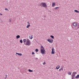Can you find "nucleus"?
I'll list each match as a JSON object with an SVG mask.
<instances>
[{"label": "nucleus", "mask_w": 79, "mask_h": 79, "mask_svg": "<svg viewBox=\"0 0 79 79\" xmlns=\"http://www.w3.org/2000/svg\"><path fill=\"white\" fill-rule=\"evenodd\" d=\"M5 10H6V11L8 10V9H7V8L5 9Z\"/></svg>", "instance_id": "c85d7f7f"}, {"label": "nucleus", "mask_w": 79, "mask_h": 79, "mask_svg": "<svg viewBox=\"0 0 79 79\" xmlns=\"http://www.w3.org/2000/svg\"><path fill=\"white\" fill-rule=\"evenodd\" d=\"M68 74H69V75H71V73L70 72H69L68 73Z\"/></svg>", "instance_id": "412c9836"}, {"label": "nucleus", "mask_w": 79, "mask_h": 79, "mask_svg": "<svg viewBox=\"0 0 79 79\" xmlns=\"http://www.w3.org/2000/svg\"><path fill=\"white\" fill-rule=\"evenodd\" d=\"M26 41H27V40H26V39H24L23 40V42H24V43L26 42Z\"/></svg>", "instance_id": "aec40b11"}, {"label": "nucleus", "mask_w": 79, "mask_h": 79, "mask_svg": "<svg viewBox=\"0 0 79 79\" xmlns=\"http://www.w3.org/2000/svg\"><path fill=\"white\" fill-rule=\"evenodd\" d=\"M50 37H51V38H52V39H54V36L52 35H50Z\"/></svg>", "instance_id": "6ab92c4d"}, {"label": "nucleus", "mask_w": 79, "mask_h": 79, "mask_svg": "<svg viewBox=\"0 0 79 79\" xmlns=\"http://www.w3.org/2000/svg\"><path fill=\"white\" fill-rule=\"evenodd\" d=\"M16 54H17L18 55H20V56H22V54L21 53H18L17 52H16Z\"/></svg>", "instance_id": "6e6552de"}, {"label": "nucleus", "mask_w": 79, "mask_h": 79, "mask_svg": "<svg viewBox=\"0 0 79 79\" xmlns=\"http://www.w3.org/2000/svg\"><path fill=\"white\" fill-rule=\"evenodd\" d=\"M47 40L48 42H49L50 43H52V42H53V40H52L51 41V40H50V39H48Z\"/></svg>", "instance_id": "0eeeda50"}, {"label": "nucleus", "mask_w": 79, "mask_h": 79, "mask_svg": "<svg viewBox=\"0 0 79 79\" xmlns=\"http://www.w3.org/2000/svg\"><path fill=\"white\" fill-rule=\"evenodd\" d=\"M0 15H2V14H0Z\"/></svg>", "instance_id": "473e14b6"}, {"label": "nucleus", "mask_w": 79, "mask_h": 79, "mask_svg": "<svg viewBox=\"0 0 79 79\" xmlns=\"http://www.w3.org/2000/svg\"><path fill=\"white\" fill-rule=\"evenodd\" d=\"M20 43H23V40H20Z\"/></svg>", "instance_id": "b1692460"}, {"label": "nucleus", "mask_w": 79, "mask_h": 79, "mask_svg": "<svg viewBox=\"0 0 79 79\" xmlns=\"http://www.w3.org/2000/svg\"><path fill=\"white\" fill-rule=\"evenodd\" d=\"M45 50V49H44V47L42 46H41L40 50Z\"/></svg>", "instance_id": "1a4fd4ad"}, {"label": "nucleus", "mask_w": 79, "mask_h": 79, "mask_svg": "<svg viewBox=\"0 0 79 79\" xmlns=\"http://www.w3.org/2000/svg\"><path fill=\"white\" fill-rule=\"evenodd\" d=\"M11 19H9V22H11Z\"/></svg>", "instance_id": "bb28decb"}, {"label": "nucleus", "mask_w": 79, "mask_h": 79, "mask_svg": "<svg viewBox=\"0 0 79 79\" xmlns=\"http://www.w3.org/2000/svg\"><path fill=\"white\" fill-rule=\"evenodd\" d=\"M35 54V53L34 52H32V55H34Z\"/></svg>", "instance_id": "393cba45"}, {"label": "nucleus", "mask_w": 79, "mask_h": 79, "mask_svg": "<svg viewBox=\"0 0 79 79\" xmlns=\"http://www.w3.org/2000/svg\"><path fill=\"white\" fill-rule=\"evenodd\" d=\"M77 28V29H79V24L78 25Z\"/></svg>", "instance_id": "cd10ccee"}, {"label": "nucleus", "mask_w": 79, "mask_h": 79, "mask_svg": "<svg viewBox=\"0 0 79 79\" xmlns=\"http://www.w3.org/2000/svg\"><path fill=\"white\" fill-rule=\"evenodd\" d=\"M37 59H38V58H35V60H37Z\"/></svg>", "instance_id": "7c9ffc66"}, {"label": "nucleus", "mask_w": 79, "mask_h": 79, "mask_svg": "<svg viewBox=\"0 0 79 79\" xmlns=\"http://www.w3.org/2000/svg\"><path fill=\"white\" fill-rule=\"evenodd\" d=\"M41 51V53H42V54H45V49H41V50H40Z\"/></svg>", "instance_id": "20e7f679"}, {"label": "nucleus", "mask_w": 79, "mask_h": 79, "mask_svg": "<svg viewBox=\"0 0 79 79\" xmlns=\"http://www.w3.org/2000/svg\"><path fill=\"white\" fill-rule=\"evenodd\" d=\"M28 71H29V72H33V70H32L30 69H28Z\"/></svg>", "instance_id": "a211bd4d"}, {"label": "nucleus", "mask_w": 79, "mask_h": 79, "mask_svg": "<svg viewBox=\"0 0 79 79\" xmlns=\"http://www.w3.org/2000/svg\"><path fill=\"white\" fill-rule=\"evenodd\" d=\"M58 8H59V7H55V8H54V9L56 10H57L58 9Z\"/></svg>", "instance_id": "f3484780"}, {"label": "nucleus", "mask_w": 79, "mask_h": 79, "mask_svg": "<svg viewBox=\"0 0 79 79\" xmlns=\"http://www.w3.org/2000/svg\"><path fill=\"white\" fill-rule=\"evenodd\" d=\"M73 25L75 27H76L77 26V22H74L73 23Z\"/></svg>", "instance_id": "423d86ee"}, {"label": "nucleus", "mask_w": 79, "mask_h": 79, "mask_svg": "<svg viewBox=\"0 0 79 79\" xmlns=\"http://www.w3.org/2000/svg\"><path fill=\"white\" fill-rule=\"evenodd\" d=\"M27 23H28V25H29V21L27 22Z\"/></svg>", "instance_id": "c756f323"}, {"label": "nucleus", "mask_w": 79, "mask_h": 79, "mask_svg": "<svg viewBox=\"0 0 79 79\" xmlns=\"http://www.w3.org/2000/svg\"><path fill=\"white\" fill-rule=\"evenodd\" d=\"M59 68H60V65H58L56 67V69H59Z\"/></svg>", "instance_id": "9b49d317"}, {"label": "nucleus", "mask_w": 79, "mask_h": 79, "mask_svg": "<svg viewBox=\"0 0 79 79\" xmlns=\"http://www.w3.org/2000/svg\"><path fill=\"white\" fill-rule=\"evenodd\" d=\"M74 11L76 13H79V11L77 10H74Z\"/></svg>", "instance_id": "2eb2a0df"}, {"label": "nucleus", "mask_w": 79, "mask_h": 79, "mask_svg": "<svg viewBox=\"0 0 79 79\" xmlns=\"http://www.w3.org/2000/svg\"><path fill=\"white\" fill-rule=\"evenodd\" d=\"M79 74L77 75V76H76L75 77V79L76 78H79Z\"/></svg>", "instance_id": "4468645a"}, {"label": "nucleus", "mask_w": 79, "mask_h": 79, "mask_svg": "<svg viewBox=\"0 0 79 79\" xmlns=\"http://www.w3.org/2000/svg\"><path fill=\"white\" fill-rule=\"evenodd\" d=\"M7 76V75H6V77Z\"/></svg>", "instance_id": "2f4dec72"}, {"label": "nucleus", "mask_w": 79, "mask_h": 79, "mask_svg": "<svg viewBox=\"0 0 79 79\" xmlns=\"http://www.w3.org/2000/svg\"><path fill=\"white\" fill-rule=\"evenodd\" d=\"M63 71V68H62L60 69L59 70V71Z\"/></svg>", "instance_id": "dca6fc26"}, {"label": "nucleus", "mask_w": 79, "mask_h": 79, "mask_svg": "<svg viewBox=\"0 0 79 79\" xmlns=\"http://www.w3.org/2000/svg\"><path fill=\"white\" fill-rule=\"evenodd\" d=\"M32 38H33V37L32 36V35H31V37L30 38V39H32Z\"/></svg>", "instance_id": "4be33fe9"}, {"label": "nucleus", "mask_w": 79, "mask_h": 79, "mask_svg": "<svg viewBox=\"0 0 79 79\" xmlns=\"http://www.w3.org/2000/svg\"><path fill=\"white\" fill-rule=\"evenodd\" d=\"M55 3L54 2L53 3H52V6L53 7V6H55Z\"/></svg>", "instance_id": "f8f14e48"}, {"label": "nucleus", "mask_w": 79, "mask_h": 79, "mask_svg": "<svg viewBox=\"0 0 79 79\" xmlns=\"http://www.w3.org/2000/svg\"><path fill=\"white\" fill-rule=\"evenodd\" d=\"M35 52H38V51H39V50H38V49H36L35 50Z\"/></svg>", "instance_id": "5701e85b"}, {"label": "nucleus", "mask_w": 79, "mask_h": 79, "mask_svg": "<svg viewBox=\"0 0 79 79\" xmlns=\"http://www.w3.org/2000/svg\"><path fill=\"white\" fill-rule=\"evenodd\" d=\"M77 74V73L76 72H73V74H72V79H74L75 78L74 77H75V75Z\"/></svg>", "instance_id": "f257e3e1"}, {"label": "nucleus", "mask_w": 79, "mask_h": 79, "mask_svg": "<svg viewBox=\"0 0 79 79\" xmlns=\"http://www.w3.org/2000/svg\"><path fill=\"white\" fill-rule=\"evenodd\" d=\"M55 49H54V48H52V51L51 53L52 54H55Z\"/></svg>", "instance_id": "39448f33"}, {"label": "nucleus", "mask_w": 79, "mask_h": 79, "mask_svg": "<svg viewBox=\"0 0 79 79\" xmlns=\"http://www.w3.org/2000/svg\"><path fill=\"white\" fill-rule=\"evenodd\" d=\"M43 64L44 65H45L46 64V63H45V62L44 63H43Z\"/></svg>", "instance_id": "a878e982"}, {"label": "nucleus", "mask_w": 79, "mask_h": 79, "mask_svg": "<svg viewBox=\"0 0 79 79\" xmlns=\"http://www.w3.org/2000/svg\"><path fill=\"white\" fill-rule=\"evenodd\" d=\"M40 6H43V7H44V8H46L47 7V5L45 2H42L41 3V5Z\"/></svg>", "instance_id": "f03ea898"}, {"label": "nucleus", "mask_w": 79, "mask_h": 79, "mask_svg": "<svg viewBox=\"0 0 79 79\" xmlns=\"http://www.w3.org/2000/svg\"><path fill=\"white\" fill-rule=\"evenodd\" d=\"M30 27V23H29V25H28L27 26V28H29V27Z\"/></svg>", "instance_id": "ddd939ff"}, {"label": "nucleus", "mask_w": 79, "mask_h": 79, "mask_svg": "<svg viewBox=\"0 0 79 79\" xmlns=\"http://www.w3.org/2000/svg\"><path fill=\"white\" fill-rule=\"evenodd\" d=\"M16 38H17V39H19V38H20V36L19 35H17L16 36Z\"/></svg>", "instance_id": "9d476101"}, {"label": "nucleus", "mask_w": 79, "mask_h": 79, "mask_svg": "<svg viewBox=\"0 0 79 79\" xmlns=\"http://www.w3.org/2000/svg\"><path fill=\"white\" fill-rule=\"evenodd\" d=\"M29 37H30V36H29Z\"/></svg>", "instance_id": "72a5a7b5"}, {"label": "nucleus", "mask_w": 79, "mask_h": 79, "mask_svg": "<svg viewBox=\"0 0 79 79\" xmlns=\"http://www.w3.org/2000/svg\"><path fill=\"white\" fill-rule=\"evenodd\" d=\"M26 45H28V46L31 45V41L27 39Z\"/></svg>", "instance_id": "7ed1b4c3"}]
</instances>
